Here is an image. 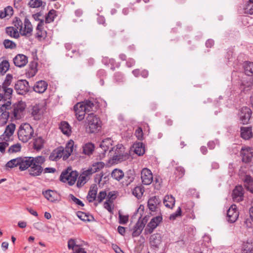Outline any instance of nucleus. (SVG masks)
Wrapping results in <instances>:
<instances>
[{
	"instance_id": "1",
	"label": "nucleus",
	"mask_w": 253,
	"mask_h": 253,
	"mask_svg": "<svg viewBox=\"0 0 253 253\" xmlns=\"http://www.w3.org/2000/svg\"><path fill=\"white\" fill-rule=\"evenodd\" d=\"M44 162L45 158L43 156L20 157L19 169L23 171L29 168V174L31 175L39 176L43 171L42 165Z\"/></svg>"
},
{
	"instance_id": "2",
	"label": "nucleus",
	"mask_w": 253,
	"mask_h": 253,
	"mask_svg": "<svg viewBox=\"0 0 253 253\" xmlns=\"http://www.w3.org/2000/svg\"><path fill=\"white\" fill-rule=\"evenodd\" d=\"M100 119L94 113L88 114L86 117V130L88 133H92L98 131L101 127Z\"/></svg>"
},
{
	"instance_id": "3",
	"label": "nucleus",
	"mask_w": 253,
	"mask_h": 253,
	"mask_svg": "<svg viewBox=\"0 0 253 253\" xmlns=\"http://www.w3.org/2000/svg\"><path fill=\"white\" fill-rule=\"evenodd\" d=\"M14 28L19 30L20 35L23 36H30L33 31L32 25L29 20L26 18L24 20V28H23V23L18 18L16 17L13 21Z\"/></svg>"
},
{
	"instance_id": "4",
	"label": "nucleus",
	"mask_w": 253,
	"mask_h": 253,
	"mask_svg": "<svg viewBox=\"0 0 253 253\" xmlns=\"http://www.w3.org/2000/svg\"><path fill=\"white\" fill-rule=\"evenodd\" d=\"M34 129L31 126L27 123L22 124L18 130L19 139L23 142H28L34 135Z\"/></svg>"
},
{
	"instance_id": "5",
	"label": "nucleus",
	"mask_w": 253,
	"mask_h": 253,
	"mask_svg": "<svg viewBox=\"0 0 253 253\" xmlns=\"http://www.w3.org/2000/svg\"><path fill=\"white\" fill-rule=\"evenodd\" d=\"M78 176L77 171L72 170L71 169L68 168L62 172L60 176V180L64 183L72 186L75 183Z\"/></svg>"
},
{
	"instance_id": "6",
	"label": "nucleus",
	"mask_w": 253,
	"mask_h": 253,
	"mask_svg": "<svg viewBox=\"0 0 253 253\" xmlns=\"http://www.w3.org/2000/svg\"><path fill=\"white\" fill-rule=\"evenodd\" d=\"M124 148L122 144L117 145L116 147L112 148L109 154L114 163H118L124 160Z\"/></svg>"
},
{
	"instance_id": "7",
	"label": "nucleus",
	"mask_w": 253,
	"mask_h": 253,
	"mask_svg": "<svg viewBox=\"0 0 253 253\" xmlns=\"http://www.w3.org/2000/svg\"><path fill=\"white\" fill-rule=\"evenodd\" d=\"M12 76L10 74H7L5 77V79L3 82L1 86H2V92L5 93V96L6 99H8L11 100L12 98V94L13 92V89L8 87V86L10 85L12 80Z\"/></svg>"
},
{
	"instance_id": "8",
	"label": "nucleus",
	"mask_w": 253,
	"mask_h": 253,
	"mask_svg": "<svg viewBox=\"0 0 253 253\" xmlns=\"http://www.w3.org/2000/svg\"><path fill=\"white\" fill-rule=\"evenodd\" d=\"M11 105V100H8L1 105L0 107V126H3L5 125L9 118V112L7 111L8 107Z\"/></svg>"
},
{
	"instance_id": "9",
	"label": "nucleus",
	"mask_w": 253,
	"mask_h": 253,
	"mask_svg": "<svg viewBox=\"0 0 253 253\" xmlns=\"http://www.w3.org/2000/svg\"><path fill=\"white\" fill-rule=\"evenodd\" d=\"M163 219L161 215H158L152 218L150 221L148 223L144 230L145 234H151L154 229L162 222Z\"/></svg>"
},
{
	"instance_id": "10",
	"label": "nucleus",
	"mask_w": 253,
	"mask_h": 253,
	"mask_svg": "<svg viewBox=\"0 0 253 253\" xmlns=\"http://www.w3.org/2000/svg\"><path fill=\"white\" fill-rule=\"evenodd\" d=\"M15 89L17 93L20 95H24L29 91V83L25 80H19L15 84Z\"/></svg>"
},
{
	"instance_id": "11",
	"label": "nucleus",
	"mask_w": 253,
	"mask_h": 253,
	"mask_svg": "<svg viewBox=\"0 0 253 253\" xmlns=\"http://www.w3.org/2000/svg\"><path fill=\"white\" fill-rule=\"evenodd\" d=\"M251 110L247 107H243L239 114L240 123L242 124H248L252 115Z\"/></svg>"
},
{
	"instance_id": "12",
	"label": "nucleus",
	"mask_w": 253,
	"mask_h": 253,
	"mask_svg": "<svg viewBox=\"0 0 253 253\" xmlns=\"http://www.w3.org/2000/svg\"><path fill=\"white\" fill-rule=\"evenodd\" d=\"M242 162L249 163L252 161L253 157V150L250 147L242 148L240 151Z\"/></svg>"
},
{
	"instance_id": "13",
	"label": "nucleus",
	"mask_w": 253,
	"mask_h": 253,
	"mask_svg": "<svg viewBox=\"0 0 253 253\" xmlns=\"http://www.w3.org/2000/svg\"><path fill=\"white\" fill-rule=\"evenodd\" d=\"M142 182L144 185H149L153 181V175L151 171L147 168L142 169L141 172Z\"/></svg>"
},
{
	"instance_id": "14",
	"label": "nucleus",
	"mask_w": 253,
	"mask_h": 253,
	"mask_svg": "<svg viewBox=\"0 0 253 253\" xmlns=\"http://www.w3.org/2000/svg\"><path fill=\"white\" fill-rule=\"evenodd\" d=\"M239 212L237 210V207L235 205H232L227 212V220L229 222L234 223L237 220Z\"/></svg>"
},
{
	"instance_id": "15",
	"label": "nucleus",
	"mask_w": 253,
	"mask_h": 253,
	"mask_svg": "<svg viewBox=\"0 0 253 253\" xmlns=\"http://www.w3.org/2000/svg\"><path fill=\"white\" fill-rule=\"evenodd\" d=\"M244 190L241 185H238L233 190L232 198L234 202H239L244 199Z\"/></svg>"
},
{
	"instance_id": "16",
	"label": "nucleus",
	"mask_w": 253,
	"mask_h": 253,
	"mask_svg": "<svg viewBox=\"0 0 253 253\" xmlns=\"http://www.w3.org/2000/svg\"><path fill=\"white\" fill-rule=\"evenodd\" d=\"M45 198L51 202H58L60 200V195L55 191L47 190L43 192Z\"/></svg>"
},
{
	"instance_id": "17",
	"label": "nucleus",
	"mask_w": 253,
	"mask_h": 253,
	"mask_svg": "<svg viewBox=\"0 0 253 253\" xmlns=\"http://www.w3.org/2000/svg\"><path fill=\"white\" fill-rule=\"evenodd\" d=\"M146 224V221L139 219L133 228L132 236L133 237H138L142 232Z\"/></svg>"
},
{
	"instance_id": "18",
	"label": "nucleus",
	"mask_w": 253,
	"mask_h": 253,
	"mask_svg": "<svg viewBox=\"0 0 253 253\" xmlns=\"http://www.w3.org/2000/svg\"><path fill=\"white\" fill-rule=\"evenodd\" d=\"M14 65L18 67H23L28 63V58L24 54H19L13 58Z\"/></svg>"
},
{
	"instance_id": "19",
	"label": "nucleus",
	"mask_w": 253,
	"mask_h": 253,
	"mask_svg": "<svg viewBox=\"0 0 253 253\" xmlns=\"http://www.w3.org/2000/svg\"><path fill=\"white\" fill-rule=\"evenodd\" d=\"M162 242V237L160 234H152L150 237V244L154 249L159 248Z\"/></svg>"
},
{
	"instance_id": "20",
	"label": "nucleus",
	"mask_w": 253,
	"mask_h": 253,
	"mask_svg": "<svg viewBox=\"0 0 253 253\" xmlns=\"http://www.w3.org/2000/svg\"><path fill=\"white\" fill-rule=\"evenodd\" d=\"M25 108V105L23 103H19L14 107L13 114L15 119L19 120L22 117Z\"/></svg>"
},
{
	"instance_id": "21",
	"label": "nucleus",
	"mask_w": 253,
	"mask_h": 253,
	"mask_svg": "<svg viewBox=\"0 0 253 253\" xmlns=\"http://www.w3.org/2000/svg\"><path fill=\"white\" fill-rule=\"evenodd\" d=\"M161 203V200L156 196L150 198L148 201V207L151 211L157 210L158 206Z\"/></svg>"
},
{
	"instance_id": "22",
	"label": "nucleus",
	"mask_w": 253,
	"mask_h": 253,
	"mask_svg": "<svg viewBox=\"0 0 253 253\" xmlns=\"http://www.w3.org/2000/svg\"><path fill=\"white\" fill-rule=\"evenodd\" d=\"M98 187L96 184L91 185L86 196V199L91 203L96 199Z\"/></svg>"
},
{
	"instance_id": "23",
	"label": "nucleus",
	"mask_w": 253,
	"mask_h": 253,
	"mask_svg": "<svg viewBox=\"0 0 253 253\" xmlns=\"http://www.w3.org/2000/svg\"><path fill=\"white\" fill-rule=\"evenodd\" d=\"M47 84L44 81H40L36 83V84L34 86V90L38 93H43L47 89Z\"/></svg>"
},
{
	"instance_id": "24",
	"label": "nucleus",
	"mask_w": 253,
	"mask_h": 253,
	"mask_svg": "<svg viewBox=\"0 0 253 253\" xmlns=\"http://www.w3.org/2000/svg\"><path fill=\"white\" fill-rule=\"evenodd\" d=\"M45 140L41 136H37L33 140V147L37 151L41 150L44 146Z\"/></svg>"
},
{
	"instance_id": "25",
	"label": "nucleus",
	"mask_w": 253,
	"mask_h": 253,
	"mask_svg": "<svg viewBox=\"0 0 253 253\" xmlns=\"http://www.w3.org/2000/svg\"><path fill=\"white\" fill-rule=\"evenodd\" d=\"M241 136L245 140H248L253 136L252 127H241Z\"/></svg>"
},
{
	"instance_id": "26",
	"label": "nucleus",
	"mask_w": 253,
	"mask_h": 253,
	"mask_svg": "<svg viewBox=\"0 0 253 253\" xmlns=\"http://www.w3.org/2000/svg\"><path fill=\"white\" fill-rule=\"evenodd\" d=\"M244 186L247 190L253 194V179L249 175H246L243 179Z\"/></svg>"
},
{
	"instance_id": "27",
	"label": "nucleus",
	"mask_w": 253,
	"mask_h": 253,
	"mask_svg": "<svg viewBox=\"0 0 253 253\" xmlns=\"http://www.w3.org/2000/svg\"><path fill=\"white\" fill-rule=\"evenodd\" d=\"M74 141L70 140L66 145L65 148L64 149V155L63 159L66 160L69 158L71 153L73 151Z\"/></svg>"
},
{
	"instance_id": "28",
	"label": "nucleus",
	"mask_w": 253,
	"mask_h": 253,
	"mask_svg": "<svg viewBox=\"0 0 253 253\" xmlns=\"http://www.w3.org/2000/svg\"><path fill=\"white\" fill-rule=\"evenodd\" d=\"M64 155V148L60 147L56 149L49 156L50 160L52 161H57L61 157L63 158Z\"/></svg>"
},
{
	"instance_id": "29",
	"label": "nucleus",
	"mask_w": 253,
	"mask_h": 253,
	"mask_svg": "<svg viewBox=\"0 0 253 253\" xmlns=\"http://www.w3.org/2000/svg\"><path fill=\"white\" fill-rule=\"evenodd\" d=\"M90 174V172H87L86 170L83 172L79 177L77 181V186L78 187H81L84 185L88 180V176Z\"/></svg>"
},
{
	"instance_id": "30",
	"label": "nucleus",
	"mask_w": 253,
	"mask_h": 253,
	"mask_svg": "<svg viewBox=\"0 0 253 253\" xmlns=\"http://www.w3.org/2000/svg\"><path fill=\"white\" fill-rule=\"evenodd\" d=\"M15 128L16 126L15 124L13 123H11L7 126L3 134V135L4 136V138H9L10 137L13 135L15 130Z\"/></svg>"
},
{
	"instance_id": "31",
	"label": "nucleus",
	"mask_w": 253,
	"mask_h": 253,
	"mask_svg": "<svg viewBox=\"0 0 253 253\" xmlns=\"http://www.w3.org/2000/svg\"><path fill=\"white\" fill-rule=\"evenodd\" d=\"M82 148L83 153L86 155L89 156L93 153L95 147L93 143L88 142L84 144Z\"/></svg>"
},
{
	"instance_id": "32",
	"label": "nucleus",
	"mask_w": 253,
	"mask_h": 253,
	"mask_svg": "<svg viewBox=\"0 0 253 253\" xmlns=\"http://www.w3.org/2000/svg\"><path fill=\"white\" fill-rule=\"evenodd\" d=\"M104 163L102 162L94 163L92 164L91 168L86 170V172L88 173L90 172V173L92 174L101 169L104 168Z\"/></svg>"
},
{
	"instance_id": "33",
	"label": "nucleus",
	"mask_w": 253,
	"mask_h": 253,
	"mask_svg": "<svg viewBox=\"0 0 253 253\" xmlns=\"http://www.w3.org/2000/svg\"><path fill=\"white\" fill-rule=\"evenodd\" d=\"M59 128L63 133L67 135H69L71 133V126L67 122H61L59 125Z\"/></svg>"
},
{
	"instance_id": "34",
	"label": "nucleus",
	"mask_w": 253,
	"mask_h": 253,
	"mask_svg": "<svg viewBox=\"0 0 253 253\" xmlns=\"http://www.w3.org/2000/svg\"><path fill=\"white\" fill-rule=\"evenodd\" d=\"M175 198L171 195H166L164 198V204L165 206L169 208H172L175 204Z\"/></svg>"
},
{
	"instance_id": "35",
	"label": "nucleus",
	"mask_w": 253,
	"mask_h": 253,
	"mask_svg": "<svg viewBox=\"0 0 253 253\" xmlns=\"http://www.w3.org/2000/svg\"><path fill=\"white\" fill-rule=\"evenodd\" d=\"M77 215L81 220L85 222H90L94 220V217L92 215L83 211H78Z\"/></svg>"
},
{
	"instance_id": "36",
	"label": "nucleus",
	"mask_w": 253,
	"mask_h": 253,
	"mask_svg": "<svg viewBox=\"0 0 253 253\" xmlns=\"http://www.w3.org/2000/svg\"><path fill=\"white\" fill-rule=\"evenodd\" d=\"M134 152L138 156L143 155L145 152L144 145L142 142H138L134 145Z\"/></svg>"
},
{
	"instance_id": "37",
	"label": "nucleus",
	"mask_w": 253,
	"mask_h": 253,
	"mask_svg": "<svg viewBox=\"0 0 253 253\" xmlns=\"http://www.w3.org/2000/svg\"><path fill=\"white\" fill-rule=\"evenodd\" d=\"M6 34L12 38L17 39L19 37L20 33L17 29L13 27H8L6 28Z\"/></svg>"
},
{
	"instance_id": "38",
	"label": "nucleus",
	"mask_w": 253,
	"mask_h": 253,
	"mask_svg": "<svg viewBox=\"0 0 253 253\" xmlns=\"http://www.w3.org/2000/svg\"><path fill=\"white\" fill-rule=\"evenodd\" d=\"M244 68L245 74L248 76L253 75V62L246 61L244 63Z\"/></svg>"
},
{
	"instance_id": "39",
	"label": "nucleus",
	"mask_w": 253,
	"mask_h": 253,
	"mask_svg": "<svg viewBox=\"0 0 253 253\" xmlns=\"http://www.w3.org/2000/svg\"><path fill=\"white\" fill-rule=\"evenodd\" d=\"M144 191V188L142 186L135 187L132 191L133 195L137 199H140L142 197Z\"/></svg>"
},
{
	"instance_id": "40",
	"label": "nucleus",
	"mask_w": 253,
	"mask_h": 253,
	"mask_svg": "<svg viewBox=\"0 0 253 253\" xmlns=\"http://www.w3.org/2000/svg\"><path fill=\"white\" fill-rule=\"evenodd\" d=\"M20 157H17L15 159H12L8 161L5 167L6 168H13L17 166H19L20 167Z\"/></svg>"
},
{
	"instance_id": "41",
	"label": "nucleus",
	"mask_w": 253,
	"mask_h": 253,
	"mask_svg": "<svg viewBox=\"0 0 253 253\" xmlns=\"http://www.w3.org/2000/svg\"><path fill=\"white\" fill-rule=\"evenodd\" d=\"M56 11L54 9L50 10L45 16V21L46 23H49L53 22L56 16Z\"/></svg>"
},
{
	"instance_id": "42",
	"label": "nucleus",
	"mask_w": 253,
	"mask_h": 253,
	"mask_svg": "<svg viewBox=\"0 0 253 253\" xmlns=\"http://www.w3.org/2000/svg\"><path fill=\"white\" fill-rule=\"evenodd\" d=\"M124 176V173L122 170L115 169L112 172V177L115 179L120 181Z\"/></svg>"
},
{
	"instance_id": "43",
	"label": "nucleus",
	"mask_w": 253,
	"mask_h": 253,
	"mask_svg": "<svg viewBox=\"0 0 253 253\" xmlns=\"http://www.w3.org/2000/svg\"><path fill=\"white\" fill-rule=\"evenodd\" d=\"M41 108L42 106L40 104H36L33 106L31 114L35 117V119H39L38 117L40 115Z\"/></svg>"
},
{
	"instance_id": "44",
	"label": "nucleus",
	"mask_w": 253,
	"mask_h": 253,
	"mask_svg": "<svg viewBox=\"0 0 253 253\" xmlns=\"http://www.w3.org/2000/svg\"><path fill=\"white\" fill-rule=\"evenodd\" d=\"M9 63L7 60H3L0 63V73L4 74L9 69Z\"/></svg>"
},
{
	"instance_id": "45",
	"label": "nucleus",
	"mask_w": 253,
	"mask_h": 253,
	"mask_svg": "<svg viewBox=\"0 0 253 253\" xmlns=\"http://www.w3.org/2000/svg\"><path fill=\"white\" fill-rule=\"evenodd\" d=\"M3 44L6 49H14L16 47V43L9 40H4L3 42Z\"/></svg>"
},
{
	"instance_id": "46",
	"label": "nucleus",
	"mask_w": 253,
	"mask_h": 253,
	"mask_svg": "<svg viewBox=\"0 0 253 253\" xmlns=\"http://www.w3.org/2000/svg\"><path fill=\"white\" fill-rule=\"evenodd\" d=\"M83 103V106L84 107V110L86 112H89L92 110V108L94 107V103L90 101V100H86L83 102H81Z\"/></svg>"
},
{
	"instance_id": "47",
	"label": "nucleus",
	"mask_w": 253,
	"mask_h": 253,
	"mask_svg": "<svg viewBox=\"0 0 253 253\" xmlns=\"http://www.w3.org/2000/svg\"><path fill=\"white\" fill-rule=\"evenodd\" d=\"M111 144V139H107L103 140L100 144V147L104 152H106L109 148L108 145Z\"/></svg>"
},
{
	"instance_id": "48",
	"label": "nucleus",
	"mask_w": 253,
	"mask_h": 253,
	"mask_svg": "<svg viewBox=\"0 0 253 253\" xmlns=\"http://www.w3.org/2000/svg\"><path fill=\"white\" fill-rule=\"evenodd\" d=\"M37 64L36 63L30 65V69L28 72V75L30 77H34L36 74L37 72Z\"/></svg>"
},
{
	"instance_id": "49",
	"label": "nucleus",
	"mask_w": 253,
	"mask_h": 253,
	"mask_svg": "<svg viewBox=\"0 0 253 253\" xmlns=\"http://www.w3.org/2000/svg\"><path fill=\"white\" fill-rule=\"evenodd\" d=\"M28 5L32 8H38L42 6V1L41 0H30Z\"/></svg>"
},
{
	"instance_id": "50",
	"label": "nucleus",
	"mask_w": 253,
	"mask_h": 253,
	"mask_svg": "<svg viewBox=\"0 0 253 253\" xmlns=\"http://www.w3.org/2000/svg\"><path fill=\"white\" fill-rule=\"evenodd\" d=\"M21 146L19 143H17L11 145L8 149V152L10 153H13L19 152L21 150Z\"/></svg>"
},
{
	"instance_id": "51",
	"label": "nucleus",
	"mask_w": 253,
	"mask_h": 253,
	"mask_svg": "<svg viewBox=\"0 0 253 253\" xmlns=\"http://www.w3.org/2000/svg\"><path fill=\"white\" fill-rule=\"evenodd\" d=\"M245 13L249 14H253V2L249 1L245 7Z\"/></svg>"
},
{
	"instance_id": "52",
	"label": "nucleus",
	"mask_w": 253,
	"mask_h": 253,
	"mask_svg": "<svg viewBox=\"0 0 253 253\" xmlns=\"http://www.w3.org/2000/svg\"><path fill=\"white\" fill-rule=\"evenodd\" d=\"M79 246L76 244L75 239H70L68 241V248L69 249H72L74 251L75 249H77Z\"/></svg>"
},
{
	"instance_id": "53",
	"label": "nucleus",
	"mask_w": 253,
	"mask_h": 253,
	"mask_svg": "<svg viewBox=\"0 0 253 253\" xmlns=\"http://www.w3.org/2000/svg\"><path fill=\"white\" fill-rule=\"evenodd\" d=\"M107 197V193L105 191H100L96 197V200L98 203H101Z\"/></svg>"
},
{
	"instance_id": "54",
	"label": "nucleus",
	"mask_w": 253,
	"mask_h": 253,
	"mask_svg": "<svg viewBox=\"0 0 253 253\" xmlns=\"http://www.w3.org/2000/svg\"><path fill=\"white\" fill-rule=\"evenodd\" d=\"M185 170L183 168L181 167H177L175 169V174L178 178L182 177L184 174Z\"/></svg>"
},
{
	"instance_id": "55",
	"label": "nucleus",
	"mask_w": 253,
	"mask_h": 253,
	"mask_svg": "<svg viewBox=\"0 0 253 253\" xmlns=\"http://www.w3.org/2000/svg\"><path fill=\"white\" fill-rule=\"evenodd\" d=\"M181 214V209L180 207H178L176 211L173 213L172 214H170L169 216L170 220H175L177 217H179Z\"/></svg>"
},
{
	"instance_id": "56",
	"label": "nucleus",
	"mask_w": 253,
	"mask_h": 253,
	"mask_svg": "<svg viewBox=\"0 0 253 253\" xmlns=\"http://www.w3.org/2000/svg\"><path fill=\"white\" fill-rule=\"evenodd\" d=\"M34 227L36 229L38 230H39L40 231H43L45 229V225L40 222H37L33 224Z\"/></svg>"
},
{
	"instance_id": "57",
	"label": "nucleus",
	"mask_w": 253,
	"mask_h": 253,
	"mask_svg": "<svg viewBox=\"0 0 253 253\" xmlns=\"http://www.w3.org/2000/svg\"><path fill=\"white\" fill-rule=\"evenodd\" d=\"M241 88L242 90L245 93H247L248 91L253 89L252 84L251 83H247V84H243Z\"/></svg>"
},
{
	"instance_id": "58",
	"label": "nucleus",
	"mask_w": 253,
	"mask_h": 253,
	"mask_svg": "<svg viewBox=\"0 0 253 253\" xmlns=\"http://www.w3.org/2000/svg\"><path fill=\"white\" fill-rule=\"evenodd\" d=\"M113 203L112 200H107L104 204V207L109 212H112V208L111 205Z\"/></svg>"
},
{
	"instance_id": "59",
	"label": "nucleus",
	"mask_w": 253,
	"mask_h": 253,
	"mask_svg": "<svg viewBox=\"0 0 253 253\" xmlns=\"http://www.w3.org/2000/svg\"><path fill=\"white\" fill-rule=\"evenodd\" d=\"M119 223L120 224H126L128 220V216L127 215H123L120 213L119 214Z\"/></svg>"
},
{
	"instance_id": "60",
	"label": "nucleus",
	"mask_w": 253,
	"mask_h": 253,
	"mask_svg": "<svg viewBox=\"0 0 253 253\" xmlns=\"http://www.w3.org/2000/svg\"><path fill=\"white\" fill-rule=\"evenodd\" d=\"M69 198L73 202H74L75 203H76L78 205L81 206L82 207L84 206V204H83L82 201H81L80 199L75 197L73 194H70Z\"/></svg>"
},
{
	"instance_id": "61",
	"label": "nucleus",
	"mask_w": 253,
	"mask_h": 253,
	"mask_svg": "<svg viewBox=\"0 0 253 253\" xmlns=\"http://www.w3.org/2000/svg\"><path fill=\"white\" fill-rule=\"evenodd\" d=\"M37 33L36 37L40 39L42 38H45L46 37V32L44 30H43V29H40V30H36Z\"/></svg>"
},
{
	"instance_id": "62",
	"label": "nucleus",
	"mask_w": 253,
	"mask_h": 253,
	"mask_svg": "<svg viewBox=\"0 0 253 253\" xmlns=\"http://www.w3.org/2000/svg\"><path fill=\"white\" fill-rule=\"evenodd\" d=\"M86 111H83L79 112L78 111H76V113H75V115L76 116L77 119L79 121H82L84 118V115Z\"/></svg>"
},
{
	"instance_id": "63",
	"label": "nucleus",
	"mask_w": 253,
	"mask_h": 253,
	"mask_svg": "<svg viewBox=\"0 0 253 253\" xmlns=\"http://www.w3.org/2000/svg\"><path fill=\"white\" fill-rule=\"evenodd\" d=\"M74 109L75 113H76V111H78L79 112H81L82 111H85L84 110L85 109L84 107L83 106V103H82L81 102H79V103H78L77 104H76L75 105Z\"/></svg>"
},
{
	"instance_id": "64",
	"label": "nucleus",
	"mask_w": 253,
	"mask_h": 253,
	"mask_svg": "<svg viewBox=\"0 0 253 253\" xmlns=\"http://www.w3.org/2000/svg\"><path fill=\"white\" fill-rule=\"evenodd\" d=\"M135 135L138 139H142L143 138V134L142 129L140 127H138L135 130Z\"/></svg>"
}]
</instances>
